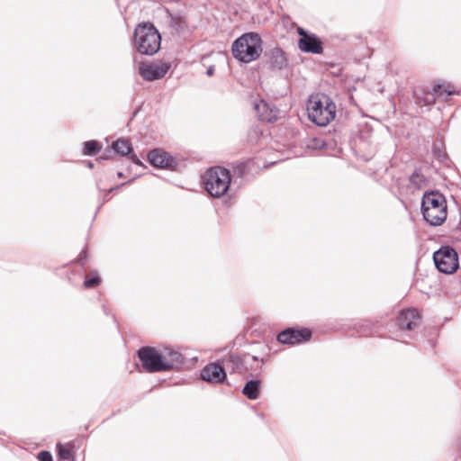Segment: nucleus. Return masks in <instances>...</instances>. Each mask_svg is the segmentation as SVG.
<instances>
[{
	"instance_id": "obj_12",
	"label": "nucleus",
	"mask_w": 461,
	"mask_h": 461,
	"mask_svg": "<svg viewBox=\"0 0 461 461\" xmlns=\"http://www.w3.org/2000/svg\"><path fill=\"white\" fill-rule=\"evenodd\" d=\"M149 161L153 167L159 168H174L176 167V160L169 156L167 152L155 149L149 151L148 155Z\"/></svg>"
},
{
	"instance_id": "obj_8",
	"label": "nucleus",
	"mask_w": 461,
	"mask_h": 461,
	"mask_svg": "<svg viewBox=\"0 0 461 461\" xmlns=\"http://www.w3.org/2000/svg\"><path fill=\"white\" fill-rule=\"evenodd\" d=\"M297 32L300 35L298 46L302 51L314 54L322 52V43L315 34L308 33L303 28H298Z\"/></svg>"
},
{
	"instance_id": "obj_17",
	"label": "nucleus",
	"mask_w": 461,
	"mask_h": 461,
	"mask_svg": "<svg viewBox=\"0 0 461 461\" xmlns=\"http://www.w3.org/2000/svg\"><path fill=\"white\" fill-rule=\"evenodd\" d=\"M454 94L453 87L450 85H436L429 96H427L424 100L425 105L432 104L437 97L447 96Z\"/></svg>"
},
{
	"instance_id": "obj_25",
	"label": "nucleus",
	"mask_w": 461,
	"mask_h": 461,
	"mask_svg": "<svg viewBox=\"0 0 461 461\" xmlns=\"http://www.w3.org/2000/svg\"><path fill=\"white\" fill-rule=\"evenodd\" d=\"M38 459L40 461H52V456L49 451H41L38 454Z\"/></svg>"
},
{
	"instance_id": "obj_2",
	"label": "nucleus",
	"mask_w": 461,
	"mask_h": 461,
	"mask_svg": "<svg viewBox=\"0 0 461 461\" xmlns=\"http://www.w3.org/2000/svg\"><path fill=\"white\" fill-rule=\"evenodd\" d=\"M423 219L431 226H440L447 220V206L443 194L438 192L425 193L421 199Z\"/></svg>"
},
{
	"instance_id": "obj_24",
	"label": "nucleus",
	"mask_w": 461,
	"mask_h": 461,
	"mask_svg": "<svg viewBox=\"0 0 461 461\" xmlns=\"http://www.w3.org/2000/svg\"><path fill=\"white\" fill-rule=\"evenodd\" d=\"M433 152L439 160H444L447 158V155L439 149L437 143L433 145Z\"/></svg>"
},
{
	"instance_id": "obj_9",
	"label": "nucleus",
	"mask_w": 461,
	"mask_h": 461,
	"mask_svg": "<svg viewBox=\"0 0 461 461\" xmlns=\"http://www.w3.org/2000/svg\"><path fill=\"white\" fill-rule=\"evenodd\" d=\"M311 337L312 332L308 329H286L277 335V340L282 344L294 345L307 341Z\"/></svg>"
},
{
	"instance_id": "obj_31",
	"label": "nucleus",
	"mask_w": 461,
	"mask_h": 461,
	"mask_svg": "<svg viewBox=\"0 0 461 461\" xmlns=\"http://www.w3.org/2000/svg\"><path fill=\"white\" fill-rule=\"evenodd\" d=\"M86 166H87L88 167L92 168V167H93V163H92V162H87V163H86Z\"/></svg>"
},
{
	"instance_id": "obj_15",
	"label": "nucleus",
	"mask_w": 461,
	"mask_h": 461,
	"mask_svg": "<svg viewBox=\"0 0 461 461\" xmlns=\"http://www.w3.org/2000/svg\"><path fill=\"white\" fill-rule=\"evenodd\" d=\"M419 319L420 315L415 309H407L399 313L396 324L400 330H411L417 325Z\"/></svg>"
},
{
	"instance_id": "obj_7",
	"label": "nucleus",
	"mask_w": 461,
	"mask_h": 461,
	"mask_svg": "<svg viewBox=\"0 0 461 461\" xmlns=\"http://www.w3.org/2000/svg\"><path fill=\"white\" fill-rule=\"evenodd\" d=\"M138 357L146 371L149 373L162 372L160 352L155 348H140L138 350Z\"/></svg>"
},
{
	"instance_id": "obj_27",
	"label": "nucleus",
	"mask_w": 461,
	"mask_h": 461,
	"mask_svg": "<svg viewBox=\"0 0 461 461\" xmlns=\"http://www.w3.org/2000/svg\"><path fill=\"white\" fill-rule=\"evenodd\" d=\"M86 258V250H83V251L79 254L77 260L80 262V261H82V260H83L84 258Z\"/></svg>"
},
{
	"instance_id": "obj_10",
	"label": "nucleus",
	"mask_w": 461,
	"mask_h": 461,
	"mask_svg": "<svg viewBox=\"0 0 461 461\" xmlns=\"http://www.w3.org/2000/svg\"><path fill=\"white\" fill-rule=\"evenodd\" d=\"M169 69L167 64H140L139 68L140 75L148 81H154L165 77Z\"/></svg>"
},
{
	"instance_id": "obj_26",
	"label": "nucleus",
	"mask_w": 461,
	"mask_h": 461,
	"mask_svg": "<svg viewBox=\"0 0 461 461\" xmlns=\"http://www.w3.org/2000/svg\"><path fill=\"white\" fill-rule=\"evenodd\" d=\"M215 68L214 66H210L206 70V75L208 77H212L214 74Z\"/></svg>"
},
{
	"instance_id": "obj_1",
	"label": "nucleus",
	"mask_w": 461,
	"mask_h": 461,
	"mask_svg": "<svg viewBox=\"0 0 461 461\" xmlns=\"http://www.w3.org/2000/svg\"><path fill=\"white\" fill-rule=\"evenodd\" d=\"M262 39L257 32H246L235 40L231 46L233 57L243 63L257 60L262 54Z\"/></svg>"
},
{
	"instance_id": "obj_32",
	"label": "nucleus",
	"mask_w": 461,
	"mask_h": 461,
	"mask_svg": "<svg viewBox=\"0 0 461 461\" xmlns=\"http://www.w3.org/2000/svg\"><path fill=\"white\" fill-rule=\"evenodd\" d=\"M253 360L258 361V358L257 357H253Z\"/></svg>"
},
{
	"instance_id": "obj_13",
	"label": "nucleus",
	"mask_w": 461,
	"mask_h": 461,
	"mask_svg": "<svg viewBox=\"0 0 461 461\" xmlns=\"http://www.w3.org/2000/svg\"><path fill=\"white\" fill-rule=\"evenodd\" d=\"M258 119L267 122H274L278 118L279 110L264 100L254 104Z\"/></svg>"
},
{
	"instance_id": "obj_18",
	"label": "nucleus",
	"mask_w": 461,
	"mask_h": 461,
	"mask_svg": "<svg viewBox=\"0 0 461 461\" xmlns=\"http://www.w3.org/2000/svg\"><path fill=\"white\" fill-rule=\"evenodd\" d=\"M260 381L249 380L243 387L242 393L250 400H256L259 396Z\"/></svg>"
},
{
	"instance_id": "obj_14",
	"label": "nucleus",
	"mask_w": 461,
	"mask_h": 461,
	"mask_svg": "<svg viewBox=\"0 0 461 461\" xmlns=\"http://www.w3.org/2000/svg\"><path fill=\"white\" fill-rule=\"evenodd\" d=\"M162 372L178 367L183 363V356L178 351L166 348L160 352Z\"/></svg>"
},
{
	"instance_id": "obj_11",
	"label": "nucleus",
	"mask_w": 461,
	"mask_h": 461,
	"mask_svg": "<svg viewBox=\"0 0 461 461\" xmlns=\"http://www.w3.org/2000/svg\"><path fill=\"white\" fill-rule=\"evenodd\" d=\"M203 380L212 384H221L226 379L224 368L218 363H211L201 371Z\"/></svg>"
},
{
	"instance_id": "obj_6",
	"label": "nucleus",
	"mask_w": 461,
	"mask_h": 461,
	"mask_svg": "<svg viewBox=\"0 0 461 461\" xmlns=\"http://www.w3.org/2000/svg\"><path fill=\"white\" fill-rule=\"evenodd\" d=\"M433 260L438 270L444 274H452L458 268V256L449 246H443L434 252Z\"/></svg>"
},
{
	"instance_id": "obj_23",
	"label": "nucleus",
	"mask_w": 461,
	"mask_h": 461,
	"mask_svg": "<svg viewBox=\"0 0 461 461\" xmlns=\"http://www.w3.org/2000/svg\"><path fill=\"white\" fill-rule=\"evenodd\" d=\"M92 277H86L84 282V286L86 288H94L100 284V277L97 273H92Z\"/></svg>"
},
{
	"instance_id": "obj_5",
	"label": "nucleus",
	"mask_w": 461,
	"mask_h": 461,
	"mask_svg": "<svg viewBox=\"0 0 461 461\" xmlns=\"http://www.w3.org/2000/svg\"><path fill=\"white\" fill-rule=\"evenodd\" d=\"M203 184L212 196L219 198L224 195L230 187V172L221 167H212L204 174Z\"/></svg>"
},
{
	"instance_id": "obj_20",
	"label": "nucleus",
	"mask_w": 461,
	"mask_h": 461,
	"mask_svg": "<svg viewBox=\"0 0 461 461\" xmlns=\"http://www.w3.org/2000/svg\"><path fill=\"white\" fill-rule=\"evenodd\" d=\"M410 184L414 189H422L427 185V178L418 170L410 176Z\"/></svg>"
},
{
	"instance_id": "obj_19",
	"label": "nucleus",
	"mask_w": 461,
	"mask_h": 461,
	"mask_svg": "<svg viewBox=\"0 0 461 461\" xmlns=\"http://www.w3.org/2000/svg\"><path fill=\"white\" fill-rule=\"evenodd\" d=\"M113 149L122 156L129 155L132 151L130 140L119 139L113 144Z\"/></svg>"
},
{
	"instance_id": "obj_21",
	"label": "nucleus",
	"mask_w": 461,
	"mask_h": 461,
	"mask_svg": "<svg viewBox=\"0 0 461 461\" xmlns=\"http://www.w3.org/2000/svg\"><path fill=\"white\" fill-rule=\"evenodd\" d=\"M58 453L60 459L75 461L73 447L71 446L58 445Z\"/></svg>"
},
{
	"instance_id": "obj_4",
	"label": "nucleus",
	"mask_w": 461,
	"mask_h": 461,
	"mask_svg": "<svg viewBox=\"0 0 461 461\" xmlns=\"http://www.w3.org/2000/svg\"><path fill=\"white\" fill-rule=\"evenodd\" d=\"M161 37L150 23H140L134 31V46L142 55H154L160 49Z\"/></svg>"
},
{
	"instance_id": "obj_16",
	"label": "nucleus",
	"mask_w": 461,
	"mask_h": 461,
	"mask_svg": "<svg viewBox=\"0 0 461 461\" xmlns=\"http://www.w3.org/2000/svg\"><path fill=\"white\" fill-rule=\"evenodd\" d=\"M271 69L281 70L287 66L285 53L280 48H274L266 53Z\"/></svg>"
},
{
	"instance_id": "obj_28",
	"label": "nucleus",
	"mask_w": 461,
	"mask_h": 461,
	"mask_svg": "<svg viewBox=\"0 0 461 461\" xmlns=\"http://www.w3.org/2000/svg\"><path fill=\"white\" fill-rule=\"evenodd\" d=\"M230 357V359H231L234 363H237V364H240V357H239L231 355Z\"/></svg>"
},
{
	"instance_id": "obj_22",
	"label": "nucleus",
	"mask_w": 461,
	"mask_h": 461,
	"mask_svg": "<svg viewBox=\"0 0 461 461\" xmlns=\"http://www.w3.org/2000/svg\"><path fill=\"white\" fill-rule=\"evenodd\" d=\"M101 149V145L96 140H88L84 145V154L93 156Z\"/></svg>"
},
{
	"instance_id": "obj_30",
	"label": "nucleus",
	"mask_w": 461,
	"mask_h": 461,
	"mask_svg": "<svg viewBox=\"0 0 461 461\" xmlns=\"http://www.w3.org/2000/svg\"><path fill=\"white\" fill-rule=\"evenodd\" d=\"M131 158L132 161H134L136 163H140V161H139L138 158L136 157V155L131 156Z\"/></svg>"
},
{
	"instance_id": "obj_29",
	"label": "nucleus",
	"mask_w": 461,
	"mask_h": 461,
	"mask_svg": "<svg viewBox=\"0 0 461 461\" xmlns=\"http://www.w3.org/2000/svg\"><path fill=\"white\" fill-rule=\"evenodd\" d=\"M357 332H358L359 336H367L370 333L366 329L358 330Z\"/></svg>"
},
{
	"instance_id": "obj_3",
	"label": "nucleus",
	"mask_w": 461,
	"mask_h": 461,
	"mask_svg": "<svg viewBox=\"0 0 461 461\" xmlns=\"http://www.w3.org/2000/svg\"><path fill=\"white\" fill-rule=\"evenodd\" d=\"M309 119L319 126L328 125L336 114L334 102L326 95H312L307 104Z\"/></svg>"
}]
</instances>
